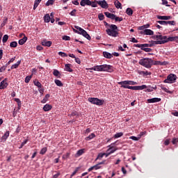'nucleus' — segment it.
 <instances>
[{
	"label": "nucleus",
	"mask_w": 178,
	"mask_h": 178,
	"mask_svg": "<svg viewBox=\"0 0 178 178\" xmlns=\"http://www.w3.org/2000/svg\"><path fill=\"white\" fill-rule=\"evenodd\" d=\"M152 65H160V66H165V65H168V61L161 62V61H156V60H152Z\"/></svg>",
	"instance_id": "9b49d317"
},
{
	"label": "nucleus",
	"mask_w": 178,
	"mask_h": 178,
	"mask_svg": "<svg viewBox=\"0 0 178 178\" xmlns=\"http://www.w3.org/2000/svg\"><path fill=\"white\" fill-rule=\"evenodd\" d=\"M102 72H108V73H112L113 72V68L111 65H102Z\"/></svg>",
	"instance_id": "0eeeda50"
},
{
	"label": "nucleus",
	"mask_w": 178,
	"mask_h": 178,
	"mask_svg": "<svg viewBox=\"0 0 178 178\" xmlns=\"http://www.w3.org/2000/svg\"><path fill=\"white\" fill-rule=\"evenodd\" d=\"M63 40H64V41H70V37H69L67 35H64L63 37Z\"/></svg>",
	"instance_id": "052dcab7"
},
{
	"label": "nucleus",
	"mask_w": 178,
	"mask_h": 178,
	"mask_svg": "<svg viewBox=\"0 0 178 178\" xmlns=\"http://www.w3.org/2000/svg\"><path fill=\"white\" fill-rule=\"evenodd\" d=\"M157 22L162 26H166V21H158Z\"/></svg>",
	"instance_id": "69168bd1"
},
{
	"label": "nucleus",
	"mask_w": 178,
	"mask_h": 178,
	"mask_svg": "<svg viewBox=\"0 0 178 178\" xmlns=\"http://www.w3.org/2000/svg\"><path fill=\"white\" fill-rule=\"evenodd\" d=\"M143 51H145V52H152V49L151 48H145L143 47L142 48Z\"/></svg>",
	"instance_id": "3c124183"
},
{
	"label": "nucleus",
	"mask_w": 178,
	"mask_h": 178,
	"mask_svg": "<svg viewBox=\"0 0 178 178\" xmlns=\"http://www.w3.org/2000/svg\"><path fill=\"white\" fill-rule=\"evenodd\" d=\"M42 45L43 47H51L52 45V42L43 40L42 41Z\"/></svg>",
	"instance_id": "aec40b11"
},
{
	"label": "nucleus",
	"mask_w": 178,
	"mask_h": 178,
	"mask_svg": "<svg viewBox=\"0 0 178 178\" xmlns=\"http://www.w3.org/2000/svg\"><path fill=\"white\" fill-rule=\"evenodd\" d=\"M157 19H159V20H170L172 19V17L158 15Z\"/></svg>",
	"instance_id": "a211bd4d"
},
{
	"label": "nucleus",
	"mask_w": 178,
	"mask_h": 178,
	"mask_svg": "<svg viewBox=\"0 0 178 178\" xmlns=\"http://www.w3.org/2000/svg\"><path fill=\"white\" fill-rule=\"evenodd\" d=\"M162 1V5H165V6L170 7V5L168 4V0H161Z\"/></svg>",
	"instance_id": "bf43d9fd"
},
{
	"label": "nucleus",
	"mask_w": 178,
	"mask_h": 178,
	"mask_svg": "<svg viewBox=\"0 0 178 178\" xmlns=\"http://www.w3.org/2000/svg\"><path fill=\"white\" fill-rule=\"evenodd\" d=\"M161 90L165 91V92H168V94H173V91L169 90V89L166 88L165 87H161Z\"/></svg>",
	"instance_id": "4c0bfd02"
},
{
	"label": "nucleus",
	"mask_w": 178,
	"mask_h": 178,
	"mask_svg": "<svg viewBox=\"0 0 178 178\" xmlns=\"http://www.w3.org/2000/svg\"><path fill=\"white\" fill-rule=\"evenodd\" d=\"M129 86H137V82L134 81H128Z\"/></svg>",
	"instance_id": "864d4df0"
},
{
	"label": "nucleus",
	"mask_w": 178,
	"mask_h": 178,
	"mask_svg": "<svg viewBox=\"0 0 178 178\" xmlns=\"http://www.w3.org/2000/svg\"><path fill=\"white\" fill-rule=\"evenodd\" d=\"M155 45H156V43L155 42V41L152 40L149 41V43L147 44H143V47H155Z\"/></svg>",
	"instance_id": "ddd939ff"
},
{
	"label": "nucleus",
	"mask_w": 178,
	"mask_h": 178,
	"mask_svg": "<svg viewBox=\"0 0 178 178\" xmlns=\"http://www.w3.org/2000/svg\"><path fill=\"white\" fill-rule=\"evenodd\" d=\"M113 145H115V143H113V144L108 145V149L107 151L108 152V151H111V149H114L115 147H113Z\"/></svg>",
	"instance_id": "680f3d73"
},
{
	"label": "nucleus",
	"mask_w": 178,
	"mask_h": 178,
	"mask_svg": "<svg viewBox=\"0 0 178 178\" xmlns=\"http://www.w3.org/2000/svg\"><path fill=\"white\" fill-rule=\"evenodd\" d=\"M90 3H91V1L90 0H81L80 2L81 6H86V5L90 6Z\"/></svg>",
	"instance_id": "f3484780"
},
{
	"label": "nucleus",
	"mask_w": 178,
	"mask_h": 178,
	"mask_svg": "<svg viewBox=\"0 0 178 178\" xmlns=\"http://www.w3.org/2000/svg\"><path fill=\"white\" fill-rule=\"evenodd\" d=\"M52 109V106L50 104H46L43 106V111L44 112H48L49 111H51Z\"/></svg>",
	"instance_id": "4be33fe9"
},
{
	"label": "nucleus",
	"mask_w": 178,
	"mask_h": 178,
	"mask_svg": "<svg viewBox=\"0 0 178 178\" xmlns=\"http://www.w3.org/2000/svg\"><path fill=\"white\" fill-rule=\"evenodd\" d=\"M168 24H170V26H175L176 22L175 21H166V26H168Z\"/></svg>",
	"instance_id": "a18cd8bd"
},
{
	"label": "nucleus",
	"mask_w": 178,
	"mask_h": 178,
	"mask_svg": "<svg viewBox=\"0 0 178 178\" xmlns=\"http://www.w3.org/2000/svg\"><path fill=\"white\" fill-rule=\"evenodd\" d=\"M138 73L141 76H151V72L148 71H138Z\"/></svg>",
	"instance_id": "412c9836"
},
{
	"label": "nucleus",
	"mask_w": 178,
	"mask_h": 178,
	"mask_svg": "<svg viewBox=\"0 0 178 178\" xmlns=\"http://www.w3.org/2000/svg\"><path fill=\"white\" fill-rule=\"evenodd\" d=\"M103 55H104V58H106L107 59H111V58H113L112 54H111V53L107 52V51H104Z\"/></svg>",
	"instance_id": "bb28decb"
},
{
	"label": "nucleus",
	"mask_w": 178,
	"mask_h": 178,
	"mask_svg": "<svg viewBox=\"0 0 178 178\" xmlns=\"http://www.w3.org/2000/svg\"><path fill=\"white\" fill-rule=\"evenodd\" d=\"M152 91H154V87L152 86H147L146 88V92H152Z\"/></svg>",
	"instance_id": "e433bc0d"
},
{
	"label": "nucleus",
	"mask_w": 178,
	"mask_h": 178,
	"mask_svg": "<svg viewBox=\"0 0 178 178\" xmlns=\"http://www.w3.org/2000/svg\"><path fill=\"white\" fill-rule=\"evenodd\" d=\"M139 65L147 69H151L152 67V59L149 58H142L139 60Z\"/></svg>",
	"instance_id": "7ed1b4c3"
},
{
	"label": "nucleus",
	"mask_w": 178,
	"mask_h": 178,
	"mask_svg": "<svg viewBox=\"0 0 178 178\" xmlns=\"http://www.w3.org/2000/svg\"><path fill=\"white\" fill-rule=\"evenodd\" d=\"M108 35L111 37H118L119 35V32H118V26L115 24H111L109 26V29L106 30Z\"/></svg>",
	"instance_id": "f257e3e1"
},
{
	"label": "nucleus",
	"mask_w": 178,
	"mask_h": 178,
	"mask_svg": "<svg viewBox=\"0 0 178 178\" xmlns=\"http://www.w3.org/2000/svg\"><path fill=\"white\" fill-rule=\"evenodd\" d=\"M123 136V132L117 133L114 135V138H119Z\"/></svg>",
	"instance_id": "ea45409f"
},
{
	"label": "nucleus",
	"mask_w": 178,
	"mask_h": 178,
	"mask_svg": "<svg viewBox=\"0 0 178 178\" xmlns=\"http://www.w3.org/2000/svg\"><path fill=\"white\" fill-rule=\"evenodd\" d=\"M10 48H16V47H17V42H16V41L11 42L10 43Z\"/></svg>",
	"instance_id": "f704fd0d"
},
{
	"label": "nucleus",
	"mask_w": 178,
	"mask_h": 178,
	"mask_svg": "<svg viewBox=\"0 0 178 178\" xmlns=\"http://www.w3.org/2000/svg\"><path fill=\"white\" fill-rule=\"evenodd\" d=\"M129 138L130 140H133L134 141H138V140H140L138 135L137 136H131L129 137Z\"/></svg>",
	"instance_id": "37998d69"
},
{
	"label": "nucleus",
	"mask_w": 178,
	"mask_h": 178,
	"mask_svg": "<svg viewBox=\"0 0 178 178\" xmlns=\"http://www.w3.org/2000/svg\"><path fill=\"white\" fill-rule=\"evenodd\" d=\"M94 169L95 170H98V169H101V166H99V164H97L90 167L88 170V172H91V170H94Z\"/></svg>",
	"instance_id": "5701e85b"
},
{
	"label": "nucleus",
	"mask_w": 178,
	"mask_h": 178,
	"mask_svg": "<svg viewBox=\"0 0 178 178\" xmlns=\"http://www.w3.org/2000/svg\"><path fill=\"white\" fill-rule=\"evenodd\" d=\"M154 39L156 40L154 41L156 45H162V44H166L168 42V37L166 35H156L154 36Z\"/></svg>",
	"instance_id": "f03ea898"
},
{
	"label": "nucleus",
	"mask_w": 178,
	"mask_h": 178,
	"mask_svg": "<svg viewBox=\"0 0 178 178\" xmlns=\"http://www.w3.org/2000/svg\"><path fill=\"white\" fill-rule=\"evenodd\" d=\"M58 55H60V56H62L63 58L67 56V54L66 53L62 51H59Z\"/></svg>",
	"instance_id": "de8ad7c7"
},
{
	"label": "nucleus",
	"mask_w": 178,
	"mask_h": 178,
	"mask_svg": "<svg viewBox=\"0 0 178 178\" xmlns=\"http://www.w3.org/2000/svg\"><path fill=\"white\" fill-rule=\"evenodd\" d=\"M114 19L115 20V22H122V21H123L122 17H116V15L115 16Z\"/></svg>",
	"instance_id": "6e6d98bb"
},
{
	"label": "nucleus",
	"mask_w": 178,
	"mask_h": 178,
	"mask_svg": "<svg viewBox=\"0 0 178 178\" xmlns=\"http://www.w3.org/2000/svg\"><path fill=\"white\" fill-rule=\"evenodd\" d=\"M98 5L101 6L103 9H108V3H106V1L103 0V1H97Z\"/></svg>",
	"instance_id": "9d476101"
},
{
	"label": "nucleus",
	"mask_w": 178,
	"mask_h": 178,
	"mask_svg": "<svg viewBox=\"0 0 178 178\" xmlns=\"http://www.w3.org/2000/svg\"><path fill=\"white\" fill-rule=\"evenodd\" d=\"M118 84L121 86L122 88H128V90H130V86L129 84V81H123L121 82H118Z\"/></svg>",
	"instance_id": "6e6552de"
},
{
	"label": "nucleus",
	"mask_w": 178,
	"mask_h": 178,
	"mask_svg": "<svg viewBox=\"0 0 178 178\" xmlns=\"http://www.w3.org/2000/svg\"><path fill=\"white\" fill-rule=\"evenodd\" d=\"M9 84L8 83V79H5L0 83V90H5Z\"/></svg>",
	"instance_id": "1a4fd4ad"
},
{
	"label": "nucleus",
	"mask_w": 178,
	"mask_h": 178,
	"mask_svg": "<svg viewBox=\"0 0 178 178\" xmlns=\"http://www.w3.org/2000/svg\"><path fill=\"white\" fill-rule=\"evenodd\" d=\"M105 16H106V17H108V19H111L112 20H115V15L112 14L109 12H106L104 13Z\"/></svg>",
	"instance_id": "6ab92c4d"
},
{
	"label": "nucleus",
	"mask_w": 178,
	"mask_h": 178,
	"mask_svg": "<svg viewBox=\"0 0 178 178\" xmlns=\"http://www.w3.org/2000/svg\"><path fill=\"white\" fill-rule=\"evenodd\" d=\"M97 4H98L97 1H90L89 6H92V8H97Z\"/></svg>",
	"instance_id": "c9c22d12"
},
{
	"label": "nucleus",
	"mask_w": 178,
	"mask_h": 178,
	"mask_svg": "<svg viewBox=\"0 0 178 178\" xmlns=\"http://www.w3.org/2000/svg\"><path fill=\"white\" fill-rule=\"evenodd\" d=\"M33 83L36 87H38V88H41V83H40V81H34Z\"/></svg>",
	"instance_id": "4d7b16f0"
},
{
	"label": "nucleus",
	"mask_w": 178,
	"mask_h": 178,
	"mask_svg": "<svg viewBox=\"0 0 178 178\" xmlns=\"http://www.w3.org/2000/svg\"><path fill=\"white\" fill-rule=\"evenodd\" d=\"M147 88L146 85L138 86V90H145Z\"/></svg>",
	"instance_id": "c03bdc74"
},
{
	"label": "nucleus",
	"mask_w": 178,
	"mask_h": 178,
	"mask_svg": "<svg viewBox=\"0 0 178 178\" xmlns=\"http://www.w3.org/2000/svg\"><path fill=\"white\" fill-rule=\"evenodd\" d=\"M142 34H145V35H154V32L151 29H145Z\"/></svg>",
	"instance_id": "4468645a"
},
{
	"label": "nucleus",
	"mask_w": 178,
	"mask_h": 178,
	"mask_svg": "<svg viewBox=\"0 0 178 178\" xmlns=\"http://www.w3.org/2000/svg\"><path fill=\"white\" fill-rule=\"evenodd\" d=\"M76 12H77V10L76 9H74L72 11H71V13H70V15L71 16H76Z\"/></svg>",
	"instance_id": "0e129e2a"
},
{
	"label": "nucleus",
	"mask_w": 178,
	"mask_h": 178,
	"mask_svg": "<svg viewBox=\"0 0 178 178\" xmlns=\"http://www.w3.org/2000/svg\"><path fill=\"white\" fill-rule=\"evenodd\" d=\"M70 156V153H66L63 155V159H67Z\"/></svg>",
	"instance_id": "5fc2aeb1"
},
{
	"label": "nucleus",
	"mask_w": 178,
	"mask_h": 178,
	"mask_svg": "<svg viewBox=\"0 0 178 178\" xmlns=\"http://www.w3.org/2000/svg\"><path fill=\"white\" fill-rule=\"evenodd\" d=\"M129 90H134V91L138 90V86H129Z\"/></svg>",
	"instance_id": "13d9d810"
},
{
	"label": "nucleus",
	"mask_w": 178,
	"mask_h": 178,
	"mask_svg": "<svg viewBox=\"0 0 178 178\" xmlns=\"http://www.w3.org/2000/svg\"><path fill=\"white\" fill-rule=\"evenodd\" d=\"M70 66H72V65L71 64H65V72H73V69H72L71 67H70Z\"/></svg>",
	"instance_id": "393cba45"
},
{
	"label": "nucleus",
	"mask_w": 178,
	"mask_h": 178,
	"mask_svg": "<svg viewBox=\"0 0 178 178\" xmlns=\"http://www.w3.org/2000/svg\"><path fill=\"white\" fill-rule=\"evenodd\" d=\"M53 74L54 76H56V77H58L60 73L58 71V70H54Z\"/></svg>",
	"instance_id": "49530a36"
},
{
	"label": "nucleus",
	"mask_w": 178,
	"mask_h": 178,
	"mask_svg": "<svg viewBox=\"0 0 178 178\" xmlns=\"http://www.w3.org/2000/svg\"><path fill=\"white\" fill-rule=\"evenodd\" d=\"M49 97H51V95L49 94H47L43 98V99L41 101L42 104H45L47 102H48V99H49Z\"/></svg>",
	"instance_id": "cd10ccee"
},
{
	"label": "nucleus",
	"mask_w": 178,
	"mask_h": 178,
	"mask_svg": "<svg viewBox=\"0 0 178 178\" xmlns=\"http://www.w3.org/2000/svg\"><path fill=\"white\" fill-rule=\"evenodd\" d=\"M94 70H95V72H102L101 65H96Z\"/></svg>",
	"instance_id": "a19ab883"
},
{
	"label": "nucleus",
	"mask_w": 178,
	"mask_h": 178,
	"mask_svg": "<svg viewBox=\"0 0 178 178\" xmlns=\"http://www.w3.org/2000/svg\"><path fill=\"white\" fill-rule=\"evenodd\" d=\"M47 147L42 148L40 152V155H44L45 154V152H47Z\"/></svg>",
	"instance_id": "79ce46f5"
},
{
	"label": "nucleus",
	"mask_w": 178,
	"mask_h": 178,
	"mask_svg": "<svg viewBox=\"0 0 178 178\" xmlns=\"http://www.w3.org/2000/svg\"><path fill=\"white\" fill-rule=\"evenodd\" d=\"M127 15H128L129 16H131L133 15V10H131V8H128L127 9Z\"/></svg>",
	"instance_id": "58836bf2"
},
{
	"label": "nucleus",
	"mask_w": 178,
	"mask_h": 178,
	"mask_svg": "<svg viewBox=\"0 0 178 178\" xmlns=\"http://www.w3.org/2000/svg\"><path fill=\"white\" fill-rule=\"evenodd\" d=\"M88 101L90 102V104H93V105H97V106H101L104 105L105 101L103 99H99L95 97H89Z\"/></svg>",
	"instance_id": "39448f33"
},
{
	"label": "nucleus",
	"mask_w": 178,
	"mask_h": 178,
	"mask_svg": "<svg viewBox=\"0 0 178 178\" xmlns=\"http://www.w3.org/2000/svg\"><path fill=\"white\" fill-rule=\"evenodd\" d=\"M147 101L148 104H155V102H161V98L154 97L152 99H148Z\"/></svg>",
	"instance_id": "f8f14e48"
},
{
	"label": "nucleus",
	"mask_w": 178,
	"mask_h": 178,
	"mask_svg": "<svg viewBox=\"0 0 178 178\" xmlns=\"http://www.w3.org/2000/svg\"><path fill=\"white\" fill-rule=\"evenodd\" d=\"M20 63H22V60L17 61L15 64L11 66V69H17Z\"/></svg>",
	"instance_id": "7c9ffc66"
},
{
	"label": "nucleus",
	"mask_w": 178,
	"mask_h": 178,
	"mask_svg": "<svg viewBox=\"0 0 178 178\" xmlns=\"http://www.w3.org/2000/svg\"><path fill=\"white\" fill-rule=\"evenodd\" d=\"M41 2V0H35L33 6V10H35L37 8H38V5H40V3Z\"/></svg>",
	"instance_id": "2f4dec72"
},
{
	"label": "nucleus",
	"mask_w": 178,
	"mask_h": 178,
	"mask_svg": "<svg viewBox=\"0 0 178 178\" xmlns=\"http://www.w3.org/2000/svg\"><path fill=\"white\" fill-rule=\"evenodd\" d=\"M98 17L99 20H104V15L102 13L99 14Z\"/></svg>",
	"instance_id": "774afa93"
},
{
	"label": "nucleus",
	"mask_w": 178,
	"mask_h": 178,
	"mask_svg": "<svg viewBox=\"0 0 178 178\" xmlns=\"http://www.w3.org/2000/svg\"><path fill=\"white\" fill-rule=\"evenodd\" d=\"M176 40H178V36L169 37L167 38V42H169V41H176Z\"/></svg>",
	"instance_id": "473e14b6"
},
{
	"label": "nucleus",
	"mask_w": 178,
	"mask_h": 178,
	"mask_svg": "<svg viewBox=\"0 0 178 178\" xmlns=\"http://www.w3.org/2000/svg\"><path fill=\"white\" fill-rule=\"evenodd\" d=\"M22 35H24V38L22 39H20L18 42V44L19 45H23L26 43V41H27V37L24 34H22Z\"/></svg>",
	"instance_id": "dca6fc26"
},
{
	"label": "nucleus",
	"mask_w": 178,
	"mask_h": 178,
	"mask_svg": "<svg viewBox=\"0 0 178 178\" xmlns=\"http://www.w3.org/2000/svg\"><path fill=\"white\" fill-rule=\"evenodd\" d=\"M74 28L76 29H74V33H76L77 34H80L81 35H83L85 37V38H87V40H91V36H90L87 31L86 30L83 29L80 26H75Z\"/></svg>",
	"instance_id": "20e7f679"
},
{
	"label": "nucleus",
	"mask_w": 178,
	"mask_h": 178,
	"mask_svg": "<svg viewBox=\"0 0 178 178\" xmlns=\"http://www.w3.org/2000/svg\"><path fill=\"white\" fill-rule=\"evenodd\" d=\"M8 38H9V36L8 35H4L2 40L3 42H6Z\"/></svg>",
	"instance_id": "09e8293b"
},
{
	"label": "nucleus",
	"mask_w": 178,
	"mask_h": 178,
	"mask_svg": "<svg viewBox=\"0 0 178 178\" xmlns=\"http://www.w3.org/2000/svg\"><path fill=\"white\" fill-rule=\"evenodd\" d=\"M92 138H95V134L92 133L88 137L86 138V141H90V140H92Z\"/></svg>",
	"instance_id": "c85d7f7f"
},
{
	"label": "nucleus",
	"mask_w": 178,
	"mask_h": 178,
	"mask_svg": "<svg viewBox=\"0 0 178 178\" xmlns=\"http://www.w3.org/2000/svg\"><path fill=\"white\" fill-rule=\"evenodd\" d=\"M114 5H115V8H117V9H122V3H120V1L119 0H116L114 2Z\"/></svg>",
	"instance_id": "a878e982"
},
{
	"label": "nucleus",
	"mask_w": 178,
	"mask_h": 178,
	"mask_svg": "<svg viewBox=\"0 0 178 178\" xmlns=\"http://www.w3.org/2000/svg\"><path fill=\"white\" fill-rule=\"evenodd\" d=\"M54 83L58 86V87H63V83H62V81L58 79L54 80Z\"/></svg>",
	"instance_id": "c756f323"
},
{
	"label": "nucleus",
	"mask_w": 178,
	"mask_h": 178,
	"mask_svg": "<svg viewBox=\"0 0 178 178\" xmlns=\"http://www.w3.org/2000/svg\"><path fill=\"white\" fill-rule=\"evenodd\" d=\"M104 156H105V153H99L97 159H102V158H104Z\"/></svg>",
	"instance_id": "603ef678"
},
{
	"label": "nucleus",
	"mask_w": 178,
	"mask_h": 178,
	"mask_svg": "<svg viewBox=\"0 0 178 178\" xmlns=\"http://www.w3.org/2000/svg\"><path fill=\"white\" fill-rule=\"evenodd\" d=\"M8 137H9V131H6L4 134V135L1 138V140H3V141H6V140H8Z\"/></svg>",
	"instance_id": "72a5a7b5"
},
{
	"label": "nucleus",
	"mask_w": 178,
	"mask_h": 178,
	"mask_svg": "<svg viewBox=\"0 0 178 178\" xmlns=\"http://www.w3.org/2000/svg\"><path fill=\"white\" fill-rule=\"evenodd\" d=\"M145 131H142L140 133V134L138 135V137H139V140L141 138L142 136H144L145 134Z\"/></svg>",
	"instance_id": "338daca9"
},
{
	"label": "nucleus",
	"mask_w": 178,
	"mask_h": 178,
	"mask_svg": "<svg viewBox=\"0 0 178 178\" xmlns=\"http://www.w3.org/2000/svg\"><path fill=\"white\" fill-rule=\"evenodd\" d=\"M86 152V149H81L76 152V154H75V158H79V156H81L83 154Z\"/></svg>",
	"instance_id": "2eb2a0df"
},
{
	"label": "nucleus",
	"mask_w": 178,
	"mask_h": 178,
	"mask_svg": "<svg viewBox=\"0 0 178 178\" xmlns=\"http://www.w3.org/2000/svg\"><path fill=\"white\" fill-rule=\"evenodd\" d=\"M44 23H49V22H51V16H49V14H46L44 16Z\"/></svg>",
	"instance_id": "b1692460"
},
{
	"label": "nucleus",
	"mask_w": 178,
	"mask_h": 178,
	"mask_svg": "<svg viewBox=\"0 0 178 178\" xmlns=\"http://www.w3.org/2000/svg\"><path fill=\"white\" fill-rule=\"evenodd\" d=\"M31 80V76H28L25 78V83H29Z\"/></svg>",
	"instance_id": "e2e57ef3"
},
{
	"label": "nucleus",
	"mask_w": 178,
	"mask_h": 178,
	"mask_svg": "<svg viewBox=\"0 0 178 178\" xmlns=\"http://www.w3.org/2000/svg\"><path fill=\"white\" fill-rule=\"evenodd\" d=\"M177 76L175 74H170L167 76V79L164 80V83L172 84L176 81Z\"/></svg>",
	"instance_id": "423d86ee"
},
{
	"label": "nucleus",
	"mask_w": 178,
	"mask_h": 178,
	"mask_svg": "<svg viewBox=\"0 0 178 178\" xmlns=\"http://www.w3.org/2000/svg\"><path fill=\"white\" fill-rule=\"evenodd\" d=\"M54 0H48V1L46 3V6H49V5H54Z\"/></svg>",
	"instance_id": "8fccbe9b"
}]
</instances>
